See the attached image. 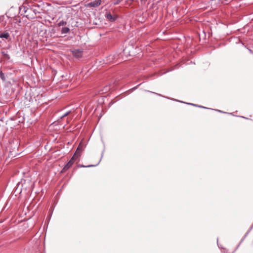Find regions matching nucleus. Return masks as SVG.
I'll list each match as a JSON object with an SVG mask.
<instances>
[{
	"mask_svg": "<svg viewBox=\"0 0 253 253\" xmlns=\"http://www.w3.org/2000/svg\"><path fill=\"white\" fill-rule=\"evenodd\" d=\"M101 2V0H95L93 1L89 2L87 4V6L90 7H96L100 5Z\"/></svg>",
	"mask_w": 253,
	"mask_h": 253,
	"instance_id": "nucleus-2",
	"label": "nucleus"
},
{
	"mask_svg": "<svg viewBox=\"0 0 253 253\" xmlns=\"http://www.w3.org/2000/svg\"><path fill=\"white\" fill-rule=\"evenodd\" d=\"M136 87H137V86H135V87H133L132 89L133 90H134V89H135L136 88Z\"/></svg>",
	"mask_w": 253,
	"mask_h": 253,
	"instance_id": "nucleus-19",
	"label": "nucleus"
},
{
	"mask_svg": "<svg viewBox=\"0 0 253 253\" xmlns=\"http://www.w3.org/2000/svg\"><path fill=\"white\" fill-rule=\"evenodd\" d=\"M140 1L142 3H145L146 0H140Z\"/></svg>",
	"mask_w": 253,
	"mask_h": 253,
	"instance_id": "nucleus-15",
	"label": "nucleus"
},
{
	"mask_svg": "<svg viewBox=\"0 0 253 253\" xmlns=\"http://www.w3.org/2000/svg\"><path fill=\"white\" fill-rule=\"evenodd\" d=\"M123 0H114L113 2V4L114 5H117L120 3L121 1H122Z\"/></svg>",
	"mask_w": 253,
	"mask_h": 253,
	"instance_id": "nucleus-10",
	"label": "nucleus"
},
{
	"mask_svg": "<svg viewBox=\"0 0 253 253\" xmlns=\"http://www.w3.org/2000/svg\"><path fill=\"white\" fill-rule=\"evenodd\" d=\"M155 76H156V78H158L159 77V76L157 74H155Z\"/></svg>",
	"mask_w": 253,
	"mask_h": 253,
	"instance_id": "nucleus-18",
	"label": "nucleus"
},
{
	"mask_svg": "<svg viewBox=\"0 0 253 253\" xmlns=\"http://www.w3.org/2000/svg\"><path fill=\"white\" fill-rule=\"evenodd\" d=\"M73 55L76 58H80L82 57L83 51L80 49H76L72 51Z\"/></svg>",
	"mask_w": 253,
	"mask_h": 253,
	"instance_id": "nucleus-4",
	"label": "nucleus"
},
{
	"mask_svg": "<svg viewBox=\"0 0 253 253\" xmlns=\"http://www.w3.org/2000/svg\"><path fill=\"white\" fill-rule=\"evenodd\" d=\"M81 151L82 150L80 149L79 147H78L73 156L72 157L71 160L68 162V163L65 166L63 170H67L72 166V165L74 163L75 159L79 158L80 156Z\"/></svg>",
	"mask_w": 253,
	"mask_h": 253,
	"instance_id": "nucleus-1",
	"label": "nucleus"
},
{
	"mask_svg": "<svg viewBox=\"0 0 253 253\" xmlns=\"http://www.w3.org/2000/svg\"><path fill=\"white\" fill-rule=\"evenodd\" d=\"M105 17L110 22H114L117 19L116 15H113L110 12H107L105 14Z\"/></svg>",
	"mask_w": 253,
	"mask_h": 253,
	"instance_id": "nucleus-3",
	"label": "nucleus"
},
{
	"mask_svg": "<svg viewBox=\"0 0 253 253\" xmlns=\"http://www.w3.org/2000/svg\"><path fill=\"white\" fill-rule=\"evenodd\" d=\"M69 32H70V29L68 27H63L61 30V33L62 34H67V33H69Z\"/></svg>",
	"mask_w": 253,
	"mask_h": 253,
	"instance_id": "nucleus-6",
	"label": "nucleus"
},
{
	"mask_svg": "<svg viewBox=\"0 0 253 253\" xmlns=\"http://www.w3.org/2000/svg\"><path fill=\"white\" fill-rule=\"evenodd\" d=\"M3 74L2 73V72H0V76L1 78V79H4V77H3Z\"/></svg>",
	"mask_w": 253,
	"mask_h": 253,
	"instance_id": "nucleus-12",
	"label": "nucleus"
},
{
	"mask_svg": "<svg viewBox=\"0 0 253 253\" xmlns=\"http://www.w3.org/2000/svg\"><path fill=\"white\" fill-rule=\"evenodd\" d=\"M71 112V111H69L67 112H66L65 114H64L62 116L60 117V119H62L64 117L67 116Z\"/></svg>",
	"mask_w": 253,
	"mask_h": 253,
	"instance_id": "nucleus-9",
	"label": "nucleus"
},
{
	"mask_svg": "<svg viewBox=\"0 0 253 253\" xmlns=\"http://www.w3.org/2000/svg\"><path fill=\"white\" fill-rule=\"evenodd\" d=\"M102 156H103V154H102L100 160L99 161L98 163L96 165H88L87 166H84V165H81L80 167H82V168H87V167H95L96 166H97L98 165V164L100 162V161L101 160V158L102 157Z\"/></svg>",
	"mask_w": 253,
	"mask_h": 253,
	"instance_id": "nucleus-7",
	"label": "nucleus"
},
{
	"mask_svg": "<svg viewBox=\"0 0 253 253\" xmlns=\"http://www.w3.org/2000/svg\"><path fill=\"white\" fill-rule=\"evenodd\" d=\"M186 104H188V105H192V106H197V105L196 104H193V103H186Z\"/></svg>",
	"mask_w": 253,
	"mask_h": 253,
	"instance_id": "nucleus-11",
	"label": "nucleus"
},
{
	"mask_svg": "<svg viewBox=\"0 0 253 253\" xmlns=\"http://www.w3.org/2000/svg\"><path fill=\"white\" fill-rule=\"evenodd\" d=\"M247 234H248V233L245 235L244 237L243 238V239H242L241 242H242L244 240V239L246 238V237L247 236Z\"/></svg>",
	"mask_w": 253,
	"mask_h": 253,
	"instance_id": "nucleus-14",
	"label": "nucleus"
},
{
	"mask_svg": "<svg viewBox=\"0 0 253 253\" xmlns=\"http://www.w3.org/2000/svg\"><path fill=\"white\" fill-rule=\"evenodd\" d=\"M10 37L9 34L8 32H4L0 34V38H5L8 39Z\"/></svg>",
	"mask_w": 253,
	"mask_h": 253,
	"instance_id": "nucleus-5",
	"label": "nucleus"
},
{
	"mask_svg": "<svg viewBox=\"0 0 253 253\" xmlns=\"http://www.w3.org/2000/svg\"><path fill=\"white\" fill-rule=\"evenodd\" d=\"M67 24V22L65 21H64V20H61L58 23V26L60 27V26H65Z\"/></svg>",
	"mask_w": 253,
	"mask_h": 253,
	"instance_id": "nucleus-8",
	"label": "nucleus"
},
{
	"mask_svg": "<svg viewBox=\"0 0 253 253\" xmlns=\"http://www.w3.org/2000/svg\"><path fill=\"white\" fill-rule=\"evenodd\" d=\"M217 111L218 112H220V113H225V112H223V111H220V110H217Z\"/></svg>",
	"mask_w": 253,
	"mask_h": 253,
	"instance_id": "nucleus-16",
	"label": "nucleus"
},
{
	"mask_svg": "<svg viewBox=\"0 0 253 253\" xmlns=\"http://www.w3.org/2000/svg\"><path fill=\"white\" fill-rule=\"evenodd\" d=\"M152 92V93H153L156 94L157 95H159V96H161V94H158V93H155V92Z\"/></svg>",
	"mask_w": 253,
	"mask_h": 253,
	"instance_id": "nucleus-17",
	"label": "nucleus"
},
{
	"mask_svg": "<svg viewBox=\"0 0 253 253\" xmlns=\"http://www.w3.org/2000/svg\"><path fill=\"white\" fill-rule=\"evenodd\" d=\"M243 117V118H245V117ZM246 119H247V118H246Z\"/></svg>",
	"mask_w": 253,
	"mask_h": 253,
	"instance_id": "nucleus-20",
	"label": "nucleus"
},
{
	"mask_svg": "<svg viewBox=\"0 0 253 253\" xmlns=\"http://www.w3.org/2000/svg\"><path fill=\"white\" fill-rule=\"evenodd\" d=\"M197 107H200V108H207L205 107H204V106H200V105H197Z\"/></svg>",
	"mask_w": 253,
	"mask_h": 253,
	"instance_id": "nucleus-13",
	"label": "nucleus"
}]
</instances>
